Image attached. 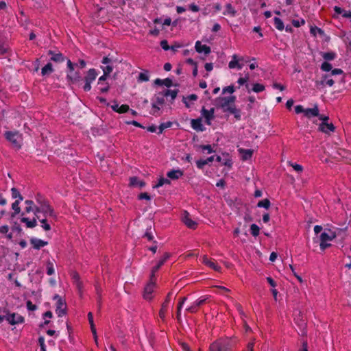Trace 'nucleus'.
Segmentation results:
<instances>
[{"label":"nucleus","mask_w":351,"mask_h":351,"mask_svg":"<svg viewBox=\"0 0 351 351\" xmlns=\"http://www.w3.org/2000/svg\"><path fill=\"white\" fill-rule=\"evenodd\" d=\"M156 277L154 274H150L149 282L145 285L143 291V298L147 300L152 299V293L156 287Z\"/></svg>","instance_id":"obj_1"},{"label":"nucleus","mask_w":351,"mask_h":351,"mask_svg":"<svg viewBox=\"0 0 351 351\" xmlns=\"http://www.w3.org/2000/svg\"><path fill=\"white\" fill-rule=\"evenodd\" d=\"M4 136L7 141L10 142L12 146L17 149L21 147V140L22 139L21 135L18 132L7 131L4 134Z\"/></svg>","instance_id":"obj_2"},{"label":"nucleus","mask_w":351,"mask_h":351,"mask_svg":"<svg viewBox=\"0 0 351 351\" xmlns=\"http://www.w3.org/2000/svg\"><path fill=\"white\" fill-rule=\"evenodd\" d=\"M53 299L56 300V313L58 317H62L67 313V305L64 300H63L59 295L56 294Z\"/></svg>","instance_id":"obj_3"},{"label":"nucleus","mask_w":351,"mask_h":351,"mask_svg":"<svg viewBox=\"0 0 351 351\" xmlns=\"http://www.w3.org/2000/svg\"><path fill=\"white\" fill-rule=\"evenodd\" d=\"M97 76V73L96 69H90L87 73L86 76L84 78L85 84L83 86V90L85 92H88L91 89V83L96 79Z\"/></svg>","instance_id":"obj_4"},{"label":"nucleus","mask_w":351,"mask_h":351,"mask_svg":"<svg viewBox=\"0 0 351 351\" xmlns=\"http://www.w3.org/2000/svg\"><path fill=\"white\" fill-rule=\"evenodd\" d=\"M39 204L40 206V210L45 215V216L49 215L53 217L54 219H57V215L48 201L43 200V202H39Z\"/></svg>","instance_id":"obj_5"},{"label":"nucleus","mask_w":351,"mask_h":351,"mask_svg":"<svg viewBox=\"0 0 351 351\" xmlns=\"http://www.w3.org/2000/svg\"><path fill=\"white\" fill-rule=\"evenodd\" d=\"M336 237V234L334 232H330V234H328L326 232H322L320 234V248L322 250H326L327 247H330L331 245L330 243H327L326 242L328 241H332Z\"/></svg>","instance_id":"obj_6"},{"label":"nucleus","mask_w":351,"mask_h":351,"mask_svg":"<svg viewBox=\"0 0 351 351\" xmlns=\"http://www.w3.org/2000/svg\"><path fill=\"white\" fill-rule=\"evenodd\" d=\"M5 319L11 325H16L18 324H22L25 322V318L15 313H8L5 315Z\"/></svg>","instance_id":"obj_7"},{"label":"nucleus","mask_w":351,"mask_h":351,"mask_svg":"<svg viewBox=\"0 0 351 351\" xmlns=\"http://www.w3.org/2000/svg\"><path fill=\"white\" fill-rule=\"evenodd\" d=\"M210 351H231V350L227 344L217 341L210 344Z\"/></svg>","instance_id":"obj_8"},{"label":"nucleus","mask_w":351,"mask_h":351,"mask_svg":"<svg viewBox=\"0 0 351 351\" xmlns=\"http://www.w3.org/2000/svg\"><path fill=\"white\" fill-rule=\"evenodd\" d=\"M215 108H212L210 110H206L205 107H202L201 110L202 115L205 118L206 123L208 125H210V121L215 118Z\"/></svg>","instance_id":"obj_9"},{"label":"nucleus","mask_w":351,"mask_h":351,"mask_svg":"<svg viewBox=\"0 0 351 351\" xmlns=\"http://www.w3.org/2000/svg\"><path fill=\"white\" fill-rule=\"evenodd\" d=\"M202 263L209 267L210 268L213 269V270L216 271H220L221 269V267L219 266L212 258H208L206 255H204L202 257Z\"/></svg>","instance_id":"obj_10"},{"label":"nucleus","mask_w":351,"mask_h":351,"mask_svg":"<svg viewBox=\"0 0 351 351\" xmlns=\"http://www.w3.org/2000/svg\"><path fill=\"white\" fill-rule=\"evenodd\" d=\"M48 55L50 56V60L55 62H62L65 60V57L60 51H55L53 50H49L47 52Z\"/></svg>","instance_id":"obj_11"},{"label":"nucleus","mask_w":351,"mask_h":351,"mask_svg":"<svg viewBox=\"0 0 351 351\" xmlns=\"http://www.w3.org/2000/svg\"><path fill=\"white\" fill-rule=\"evenodd\" d=\"M215 106L217 108H221L224 112L230 106L226 97H219L215 99Z\"/></svg>","instance_id":"obj_12"},{"label":"nucleus","mask_w":351,"mask_h":351,"mask_svg":"<svg viewBox=\"0 0 351 351\" xmlns=\"http://www.w3.org/2000/svg\"><path fill=\"white\" fill-rule=\"evenodd\" d=\"M182 221L189 228L195 230L197 227V223L191 219L189 213L187 211H184V216Z\"/></svg>","instance_id":"obj_13"},{"label":"nucleus","mask_w":351,"mask_h":351,"mask_svg":"<svg viewBox=\"0 0 351 351\" xmlns=\"http://www.w3.org/2000/svg\"><path fill=\"white\" fill-rule=\"evenodd\" d=\"M171 254L169 252H165L163 256L158 261L157 265L152 267L151 271V274L155 275V273L157 272L160 268L165 264L167 260L170 257Z\"/></svg>","instance_id":"obj_14"},{"label":"nucleus","mask_w":351,"mask_h":351,"mask_svg":"<svg viewBox=\"0 0 351 351\" xmlns=\"http://www.w3.org/2000/svg\"><path fill=\"white\" fill-rule=\"evenodd\" d=\"M319 130L324 133L328 134L329 132H335V127L332 123H328L327 122H322L319 124Z\"/></svg>","instance_id":"obj_15"},{"label":"nucleus","mask_w":351,"mask_h":351,"mask_svg":"<svg viewBox=\"0 0 351 351\" xmlns=\"http://www.w3.org/2000/svg\"><path fill=\"white\" fill-rule=\"evenodd\" d=\"M195 48L197 53H200L204 52L205 55L209 54L211 51L210 47L206 45H202L200 41H197L195 43Z\"/></svg>","instance_id":"obj_16"},{"label":"nucleus","mask_w":351,"mask_h":351,"mask_svg":"<svg viewBox=\"0 0 351 351\" xmlns=\"http://www.w3.org/2000/svg\"><path fill=\"white\" fill-rule=\"evenodd\" d=\"M202 118H197L195 119H191V124L193 129H194L196 131L199 132H203L205 130V128L202 123Z\"/></svg>","instance_id":"obj_17"},{"label":"nucleus","mask_w":351,"mask_h":351,"mask_svg":"<svg viewBox=\"0 0 351 351\" xmlns=\"http://www.w3.org/2000/svg\"><path fill=\"white\" fill-rule=\"evenodd\" d=\"M68 81L71 84H75L82 80L80 72L68 73L66 75Z\"/></svg>","instance_id":"obj_18"},{"label":"nucleus","mask_w":351,"mask_h":351,"mask_svg":"<svg viewBox=\"0 0 351 351\" xmlns=\"http://www.w3.org/2000/svg\"><path fill=\"white\" fill-rule=\"evenodd\" d=\"M30 243L32 245L34 249L40 250L41 247L47 245L48 244V242L43 241L41 239L32 238L30 239Z\"/></svg>","instance_id":"obj_19"},{"label":"nucleus","mask_w":351,"mask_h":351,"mask_svg":"<svg viewBox=\"0 0 351 351\" xmlns=\"http://www.w3.org/2000/svg\"><path fill=\"white\" fill-rule=\"evenodd\" d=\"M304 116L306 117L308 119H310V118H311L313 117H318V116H319L318 107L317 106H315L313 108L305 109Z\"/></svg>","instance_id":"obj_20"},{"label":"nucleus","mask_w":351,"mask_h":351,"mask_svg":"<svg viewBox=\"0 0 351 351\" xmlns=\"http://www.w3.org/2000/svg\"><path fill=\"white\" fill-rule=\"evenodd\" d=\"M178 92H179L178 89H176V90L167 89L162 92H160L159 95H161L162 96H165V97L170 96L171 98V100L173 101L176 98Z\"/></svg>","instance_id":"obj_21"},{"label":"nucleus","mask_w":351,"mask_h":351,"mask_svg":"<svg viewBox=\"0 0 351 351\" xmlns=\"http://www.w3.org/2000/svg\"><path fill=\"white\" fill-rule=\"evenodd\" d=\"M239 152L241 154L243 160H247L252 157L254 151L252 149H245L241 148L239 149Z\"/></svg>","instance_id":"obj_22"},{"label":"nucleus","mask_w":351,"mask_h":351,"mask_svg":"<svg viewBox=\"0 0 351 351\" xmlns=\"http://www.w3.org/2000/svg\"><path fill=\"white\" fill-rule=\"evenodd\" d=\"M183 171L178 169V170H171L169 171L167 174V177L172 180H177L183 176Z\"/></svg>","instance_id":"obj_23"},{"label":"nucleus","mask_w":351,"mask_h":351,"mask_svg":"<svg viewBox=\"0 0 351 351\" xmlns=\"http://www.w3.org/2000/svg\"><path fill=\"white\" fill-rule=\"evenodd\" d=\"M154 83L156 85H158V86H165L168 88L171 87V86H173V82H172V80L167 77V78H165L164 80H161V79H156L155 81H154Z\"/></svg>","instance_id":"obj_24"},{"label":"nucleus","mask_w":351,"mask_h":351,"mask_svg":"<svg viewBox=\"0 0 351 351\" xmlns=\"http://www.w3.org/2000/svg\"><path fill=\"white\" fill-rule=\"evenodd\" d=\"M145 182L143 180H138L137 177H131L130 178V185L134 186H138L140 189H142L145 186Z\"/></svg>","instance_id":"obj_25"},{"label":"nucleus","mask_w":351,"mask_h":351,"mask_svg":"<svg viewBox=\"0 0 351 351\" xmlns=\"http://www.w3.org/2000/svg\"><path fill=\"white\" fill-rule=\"evenodd\" d=\"M21 221L22 223H25L26 224L27 228H32L36 226L37 221L36 219L34 218L32 220H29L27 217H22L21 219Z\"/></svg>","instance_id":"obj_26"},{"label":"nucleus","mask_w":351,"mask_h":351,"mask_svg":"<svg viewBox=\"0 0 351 351\" xmlns=\"http://www.w3.org/2000/svg\"><path fill=\"white\" fill-rule=\"evenodd\" d=\"M224 15H230L232 17L235 16L237 14V10L232 5L231 3H227L226 5V11L223 12Z\"/></svg>","instance_id":"obj_27"},{"label":"nucleus","mask_w":351,"mask_h":351,"mask_svg":"<svg viewBox=\"0 0 351 351\" xmlns=\"http://www.w3.org/2000/svg\"><path fill=\"white\" fill-rule=\"evenodd\" d=\"M19 199H16L12 204V208L14 210V212L11 213V218H14L17 214H19L21 212V208L19 206Z\"/></svg>","instance_id":"obj_28"},{"label":"nucleus","mask_w":351,"mask_h":351,"mask_svg":"<svg viewBox=\"0 0 351 351\" xmlns=\"http://www.w3.org/2000/svg\"><path fill=\"white\" fill-rule=\"evenodd\" d=\"M223 156L224 158L222 160V165L228 167L229 169L232 168V159L230 158L229 154L224 153L223 154Z\"/></svg>","instance_id":"obj_29"},{"label":"nucleus","mask_w":351,"mask_h":351,"mask_svg":"<svg viewBox=\"0 0 351 351\" xmlns=\"http://www.w3.org/2000/svg\"><path fill=\"white\" fill-rule=\"evenodd\" d=\"M169 305V304L165 303L164 302H162V304L161 305V308L159 311V316L162 320H164L165 318L166 313L167 312Z\"/></svg>","instance_id":"obj_30"},{"label":"nucleus","mask_w":351,"mask_h":351,"mask_svg":"<svg viewBox=\"0 0 351 351\" xmlns=\"http://www.w3.org/2000/svg\"><path fill=\"white\" fill-rule=\"evenodd\" d=\"M295 323L299 326L301 330H304L306 326V321L303 319L302 316L299 313L298 317L294 319Z\"/></svg>","instance_id":"obj_31"},{"label":"nucleus","mask_w":351,"mask_h":351,"mask_svg":"<svg viewBox=\"0 0 351 351\" xmlns=\"http://www.w3.org/2000/svg\"><path fill=\"white\" fill-rule=\"evenodd\" d=\"M322 56L327 62L334 60L336 58V53L333 51L323 52Z\"/></svg>","instance_id":"obj_32"},{"label":"nucleus","mask_w":351,"mask_h":351,"mask_svg":"<svg viewBox=\"0 0 351 351\" xmlns=\"http://www.w3.org/2000/svg\"><path fill=\"white\" fill-rule=\"evenodd\" d=\"M232 58H233V60L229 62V64H228L229 68L234 69L235 67H237L239 69H241L242 66L238 62V60L237 59V56L235 54L233 55Z\"/></svg>","instance_id":"obj_33"},{"label":"nucleus","mask_w":351,"mask_h":351,"mask_svg":"<svg viewBox=\"0 0 351 351\" xmlns=\"http://www.w3.org/2000/svg\"><path fill=\"white\" fill-rule=\"evenodd\" d=\"M197 95H195V94H191L190 95H189L188 97H183L182 98V101L183 103L185 104V106L186 108H189L190 107V105L188 103L187 101V99L189 100H191V101H196L197 99Z\"/></svg>","instance_id":"obj_34"},{"label":"nucleus","mask_w":351,"mask_h":351,"mask_svg":"<svg viewBox=\"0 0 351 351\" xmlns=\"http://www.w3.org/2000/svg\"><path fill=\"white\" fill-rule=\"evenodd\" d=\"M274 25L276 28L280 31H282L285 28L283 21L278 17H275L274 19Z\"/></svg>","instance_id":"obj_35"},{"label":"nucleus","mask_w":351,"mask_h":351,"mask_svg":"<svg viewBox=\"0 0 351 351\" xmlns=\"http://www.w3.org/2000/svg\"><path fill=\"white\" fill-rule=\"evenodd\" d=\"M53 71L52 64L49 62L47 63L43 69L41 73L43 75H45L47 74H49Z\"/></svg>","instance_id":"obj_36"},{"label":"nucleus","mask_w":351,"mask_h":351,"mask_svg":"<svg viewBox=\"0 0 351 351\" xmlns=\"http://www.w3.org/2000/svg\"><path fill=\"white\" fill-rule=\"evenodd\" d=\"M271 206V202L269 199L266 198L263 200H261L258 202L257 206L258 207H263L266 209H268Z\"/></svg>","instance_id":"obj_37"},{"label":"nucleus","mask_w":351,"mask_h":351,"mask_svg":"<svg viewBox=\"0 0 351 351\" xmlns=\"http://www.w3.org/2000/svg\"><path fill=\"white\" fill-rule=\"evenodd\" d=\"M165 184H170L171 181L167 178H165L163 177H160L158 179V183L154 186V188H158L164 185Z\"/></svg>","instance_id":"obj_38"},{"label":"nucleus","mask_w":351,"mask_h":351,"mask_svg":"<svg viewBox=\"0 0 351 351\" xmlns=\"http://www.w3.org/2000/svg\"><path fill=\"white\" fill-rule=\"evenodd\" d=\"M250 232L252 236L257 237L260 234V228L256 224H252L250 226Z\"/></svg>","instance_id":"obj_39"},{"label":"nucleus","mask_w":351,"mask_h":351,"mask_svg":"<svg viewBox=\"0 0 351 351\" xmlns=\"http://www.w3.org/2000/svg\"><path fill=\"white\" fill-rule=\"evenodd\" d=\"M310 32L314 36H316V34L318 33L320 36H323L324 34V32L321 28H319L316 26L311 27L310 29Z\"/></svg>","instance_id":"obj_40"},{"label":"nucleus","mask_w":351,"mask_h":351,"mask_svg":"<svg viewBox=\"0 0 351 351\" xmlns=\"http://www.w3.org/2000/svg\"><path fill=\"white\" fill-rule=\"evenodd\" d=\"M11 192H12V197L13 198H18V199H19V202L21 200H23V196L21 195L20 192L18 191L17 189L13 187L11 189Z\"/></svg>","instance_id":"obj_41"},{"label":"nucleus","mask_w":351,"mask_h":351,"mask_svg":"<svg viewBox=\"0 0 351 351\" xmlns=\"http://www.w3.org/2000/svg\"><path fill=\"white\" fill-rule=\"evenodd\" d=\"M265 87L263 84H261L259 83H256V84H254L252 90L255 93H260V92L263 91L265 90Z\"/></svg>","instance_id":"obj_42"},{"label":"nucleus","mask_w":351,"mask_h":351,"mask_svg":"<svg viewBox=\"0 0 351 351\" xmlns=\"http://www.w3.org/2000/svg\"><path fill=\"white\" fill-rule=\"evenodd\" d=\"M27 206L25 207V210L26 213H30L34 210V203L32 200H25V202Z\"/></svg>","instance_id":"obj_43"},{"label":"nucleus","mask_w":351,"mask_h":351,"mask_svg":"<svg viewBox=\"0 0 351 351\" xmlns=\"http://www.w3.org/2000/svg\"><path fill=\"white\" fill-rule=\"evenodd\" d=\"M97 86L101 93H106L110 90V85L108 83H104L103 85H97Z\"/></svg>","instance_id":"obj_44"},{"label":"nucleus","mask_w":351,"mask_h":351,"mask_svg":"<svg viewBox=\"0 0 351 351\" xmlns=\"http://www.w3.org/2000/svg\"><path fill=\"white\" fill-rule=\"evenodd\" d=\"M172 125V122L171 121H167L166 123H161L160 125H159V131H158V134H161L162 133V132L164 131L165 129H167V128H169L170 127H171Z\"/></svg>","instance_id":"obj_45"},{"label":"nucleus","mask_w":351,"mask_h":351,"mask_svg":"<svg viewBox=\"0 0 351 351\" xmlns=\"http://www.w3.org/2000/svg\"><path fill=\"white\" fill-rule=\"evenodd\" d=\"M159 105L157 104L156 103L154 102L152 104V110L150 112V114L154 115V116H157L158 115V112L160 111V108L158 106Z\"/></svg>","instance_id":"obj_46"},{"label":"nucleus","mask_w":351,"mask_h":351,"mask_svg":"<svg viewBox=\"0 0 351 351\" xmlns=\"http://www.w3.org/2000/svg\"><path fill=\"white\" fill-rule=\"evenodd\" d=\"M321 69L323 71H330L332 70V64L326 61L324 62L321 65Z\"/></svg>","instance_id":"obj_47"},{"label":"nucleus","mask_w":351,"mask_h":351,"mask_svg":"<svg viewBox=\"0 0 351 351\" xmlns=\"http://www.w3.org/2000/svg\"><path fill=\"white\" fill-rule=\"evenodd\" d=\"M47 274L49 276H51L54 274V269L53 263L51 262H47Z\"/></svg>","instance_id":"obj_48"},{"label":"nucleus","mask_w":351,"mask_h":351,"mask_svg":"<svg viewBox=\"0 0 351 351\" xmlns=\"http://www.w3.org/2000/svg\"><path fill=\"white\" fill-rule=\"evenodd\" d=\"M291 23L295 27H300L301 25H304L305 24V20L303 19L300 21L293 19L292 20Z\"/></svg>","instance_id":"obj_49"},{"label":"nucleus","mask_w":351,"mask_h":351,"mask_svg":"<svg viewBox=\"0 0 351 351\" xmlns=\"http://www.w3.org/2000/svg\"><path fill=\"white\" fill-rule=\"evenodd\" d=\"M11 228L13 232H16L19 234H21L23 232L22 228L17 222H14V225L12 226Z\"/></svg>","instance_id":"obj_50"},{"label":"nucleus","mask_w":351,"mask_h":351,"mask_svg":"<svg viewBox=\"0 0 351 351\" xmlns=\"http://www.w3.org/2000/svg\"><path fill=\"white\" fill-rule=\"evenodd\" d=\"M199 307L196 306L195 302L193 305L186 309V311L190 313H196L198 311Z\"/></svg>","instance_id":"obj_51"},{"label":"nucleus","mask_w":351,"mask_h":351,"mask_svg":"<svg viewBox=\"0 0 351 351\" xmlns=\"http://www.w3.org/2000/svg\"><path fill=\"white\" fill-rule=\"evenodd\" d=\"M165 97V96H162L161 95H159V93H158V95H156V100L154 102L160 106H162L165 104V99H164Z\"/></svg>","instance_id":"obj_52"},{"label":"nucleus","mask_w":351,"mask_h":351,"mask_svg":"<svg viewBox=\"0 0 351 351\" xmlns=\"http://www.w3.org/2000/svg\"><path fill=\"white\" fill-rule=\"evenodd\" d=\"M130 110V107L127 104H123L119 108L118 113L123 114L128 112Z\"/></svg>","instance_id":"obj_53"},{"label":"nucleus","mask_w":351,"mask_h":351,"mask_svg":"<svg viewBox=\"0 0 351 351\" xmlns=\"http://www.w3.org/2000/svg\"><path fill=\"white\" fill-rule=\"evenodd\" d=\"M40 221L43 223L42 227L45 230L49 231L51 230V226L47 223V220L45 218Z\"/></svg>","instance_id":"obj_54"},{"label":"nucleus","mask_w":351,"mask_h":351,"mask_svg":"<svg viewBox=\"0 0 351 351\" xmlns=\"http://www.w3.org/2000/svg\"><path fill=\"white\" fill-rule=\"evenodd\" d=\"M196 165H197V167L198 169H203L204 167L207 165V162H206V159L205 160L200 159V160H197Z\"/></svg>","instance_id":"obj_55"},{"label":"nucleus","mask_w":351,"mask_h":351,"mask_svg":"<svg viewBox=\"0 0 351 351\" xmlns=\"http://www.w3.org/2000/svg\"><path fill=\"white\" fill-rule=\"evenodd\" d=\"M149 75L145 73H140L138 75V80L142 82H147L149 81Z\"/></svg>","instance_id":"obj_56"},{"label":"nucleus","mask_w":351,"mask_h":351,"mask_svg":"<svg viewBox=\"0 0 351 351\" xmlns=\"http://www.w3.org/2000/svg\"><path fill=\"white\" fill-rule=\"evenodd\" d=\"M199 147L202 149V150H207L208 151V154H211L213 152H214L215 151L213 149L212 147L210 145H199Z\"/></svg>","instance_id":"obj_57"},{"label":"nucleus","mask_w":351,"mask_h":351,"mask_svg":"<svg viewBox=\"0 0 351 351\" xmlns=\"http://www.w3.org/2000/svg\"><path fill=\"white\" fill-rule=\"evenodd\" d=\"M235 89L233 85L228 86L223 88V93H229L230 94L234 92Z\"/></svg>","instance_id":"obj_58"},{"label":"nucleus","mask_w":351,"mask_h":351,"mask_svg":"<svg viewBox=\"0 0 351 351\" xmlns=\"http://www.w3.org/2000/svg\"><path fill=\"white\" fill-rule=\"evenodd\" d=\"M249 80V73H247L244 77H240L238 80V83L239 85H243L245 84Z\"/></svg>","instance_id":"obj_59"},{"label":"nucleus","mask_w":351,"mask_h":351,"mask_svg":"<svg viewBox=\"0 0 351 351\" xmlns=\"http://www.w3.org/2000/svg\"><path fill=\"white\" fill-rule=\"evenodd\" d=\"M101 68L104 71V73L106 75H108L112 71V69H113L112 66L110 65L102 66Z\"/></svg>","instance_id":"obj_60"},{"label":"nucleus","mask_w":351,"mask_h":351,"mask_svg":"<svg viewBox=\"0 0 351 351\" xmlns=\"http://www.w3.org/2000/svg\"><path fill=\"white\" fill-rule=\"evenodd\" d=\"M138 199L150 200L151 197L147 193L145 192L140 193L138 196Z\"/></svg>","instance_id":"obj_61"},{"label":"nucleus","mask_w":351,"mask_h":351,"mask_svg":"<svg viewBox=\"0 0 351 351\" xmlns=\"http://www.w3.org/2000/svg\"><path fill=\"white\" fill-rule=\"evenodd\" d=\"M160 47L165 51L170 49V46L169 45L167 40H162L160 41Z\"/></svg>","instance_id":"obj_62"},{"label":"nucleus","mask_w":351,"mask_h":351,"mask_svg":"<svg viewBox=\"0 0 351 351\" xmlns=\"http://www.w3.org/2000/svg\"><path fill=\"white\" fill-rule=\"evenodd\" d=\"M238 109L236 108L235 105L233 104V105H230L224 111V112H229L230 114H233L234 112H236V111Z\"/></svg>","instance_id":"obj_63"},{"label":"nucleus","mask_w":351,"mask_h":351,"mask_svg":"<svg viewBox=\"0 0 351 351\" xmlns=\"http://www.w3.org/2000/svg\"><path fill=\"white\" fill-rule=\"evenodd\" d=\"M38 343L40 346L41 351H46L45 345V339L43 337H40L38 338Z\"/></svg>","instance_id":"obj_64"}]
</instances>
